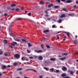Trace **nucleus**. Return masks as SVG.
<instances>
[{
	"mask_svg": "<svg viewBox=\"0 0 78 78\" xmlns=\"http://www.w3.org/2000/svg\"><path fill=\"white\" fill-rule=\"evenodd\" d=\"M14 56L16 59H19L20 58V55L19 54H15L14 55Z\"/></svg>",
	"mask_w": 78,
	"mask_h": 78,
	"instance_id": "nucleus-1",
	"label": "nucleus"
},
{
	"mask_svg": "<svg viewBox=\"0 0 78 78\" xmlns=\"http://www.w3.org/2000/svg\"><path fill=\"white\" fill-rule=\"evenodd\" d=\"M35 52L37 53H42L43 51L42 50H38V51H35Z\"/></svg>",
	"mask_w": 78,
	"mask_h": 78,
	"instance_id": "nucleus-2",
	"label": "nucleus"
},
{
	"mask_svg": "<svg viewBox=\"0 0 78 78\" xmlns=\"http://www.w3.org/2000/svg\"><path fill=\"white\" fill-rule=\"evenodd\" d=\"M75 13H70L68 14V16H71V17H73V16H75Z\"/></svg>",
	"mask_w": 78,
	"mask_h": 78,
	"instance_id": "nucleus-3",
	"label": "nucleus"
},
{
	"mask_svg": "<svg viewBox=\"0 0 78 78\" xmlns=\"http://www.w3.org/2000/svg\"><path fill=\"white\" fill-rule=\"evenodd\" d=\"M66 59V57H64L63 58H59V60H61V61H64V60H65Z\"/></svg>",
	"mask_w": 78,
	"mask_h": 78,
	"instance_id": "nucleus-4",
	"label": "nucleus"
},
{
	"mask_svg": "<svg viewBox=\"0 0 78 78\" xmlns=\"http://www.w3.org/2000/svg\"><path fill=\"white\" fill-rule=\"evenodd\" d=\"M11 44L13 46H15V44H17V43L16 42H13L12 43H11Z\"/></svg>",
	"mask_w": 78,
	"mask_h": 78,
	"instance_id": "nucleus-5",
	"label": "nucleus"
},
{
	"mask_svg": "<svg viewBox=\"0 0 78 78\" xmlns=\"http://www.w3.org/2000/svg\"><path fill=\"white\" fill-rule=\"evenodd\" d=\"M26 57H23L21 58V60H22V61H25V60L26 59Z\"/></svg>",
	"mask_w": 78,
	"mask_h": 78,
	"instance_id": "nucleus-6",
	"label": "nucleus"
},
{
	"mask_svg": "<svg viewBox=\"0 0 78 78\" xmlns=\"http://www.w3.org/2000/svg\"><path fill=\"white\" fill-rule=\"evenodd\" d=\"M50 60H51V61H56V58H50Z\"/></svg>",
	"mask_w": 78,
	"mask_h": 78,
	"instance_id": "nucleus-7",
	"label": "nucleus"
},
{
	"mask_svg": "<svg viewBox=\"0 0 78 78\" xmlns=\"http://www.w3.org/2000/svg\"><path fill=\"white\" fill-rule=\"evenodd\" d=\"M38 58L39 60H42L43 59V58L42 56H39Z\"/></svg>",
	"mask_w": 78,
	"mask_h": 78,
	"instance_id": "nucleus-8",
	"label": "nucleus"
},
{
	"mask_svg": "<svg viewBox=\"0 0 78 78\" xmlns=\"http://www.w3.org/2000/svg\"><path fill=\"white\" fill-rule=\"evenodd\" d=\"M32 46H33V45L30 43H28V47H31Z\"/></svg>",
	"mask_w": 78,
	"mask_h": 78,
	"instance_id": "nucleus-9",
	"label": "nucleus"
},
{
	"mask_svg": "<svg viewBox=\"0 0 78 78\" xmlns=\"http://www.w3.org/2000/svg\"><path fill=\"white\" fill-rule=\"evenodd\" d=\"M62 70H67V68L65 67H63L62 68Z\"/></svg>",
	"mask_w": 78,
	"mask_h": 78,
	"instance_id": "nucleus-10",
	"label": "nucleus"
},
{
	"mask_svg": "<svg viewBox=\"0 0 78 78\" xmlns=\"http://www.w3.org/2000/svg\"><path fill=\"white\" fill-rule=\"evenodd\" d=\"M16 5L14 4H12L11 5V6L12 7H14V6H16Z\"/></svg>",
	"mask_w": 78,
	"mask_h": 78,
	"instance_id": "nucleus-11",
	"label": "nucleus"
},
{
	"mask_svg": "<svg viewBox=\"0 0 78 78\" xmlns=\"http://www.w3.org/2000/svg\"><path fill=\"white\" fill-rule=\"evenodd\" d=\"M6 66H3L2 67V69H6Z\"/></svg>",
	"mask_w": 78,
	"mask_h": 78,
	"instance_id": "nucleus-12",
	"label": "nucleus"
},
{
	"mask_svg": "<svg viewBox=\"0 0 78 78\" xmlns=\"http://www.w3.org/2000/svg\"><path fill=\"white\" fill-rule=\"evenodd\" d=\"M63 17H65V14H63L60 16V18H63Z\"/></svg>",
	"mask_w": 78,
	"mask_h": 78,
	"instance_id": "nucleus-13",
	"label": "nucleus"
},
{
	"mask_svg": "<svg viewBox=\"0 0 78 78\" xmlns=\"http://www.w3.org/2000/svg\"><path fill=\"white\" fill-rule=\"evenodd\" d=\"M73 42L75 44H78V41L76 40L73 41Z\"/></svg>",
	"mask_w": 78,
	"mask_h": 78,
	"instance_id": "nucleus-14",
	"label": "nucleus"
},
{
	"mask_svg": "<svg viewBox=\"0 0 78 78\" xmlns=\"http://www.w3.org/2000/svg\"><path fill=\"white\" fill-rule=\"evenodd\" d=\"M3 42H4V43H5V44H7V43H8V41L6 40H4Z\"/></svg>",
	"mask_w": 78,
	"mask_h": 78,
	"instance_id": "nucleus-15",
	"label": "nucleus"
},
{
	"mask_svg": "<svg viewBox=\"0 0 78 78\" xmlns=\"http://www.w3.org/2000/svg\"><path fill=\"white\" fill-rule=\"evenodd\" d=\"M62 56H67V54L66 53H62Z\"/></svg>",
	"mask_w": 78,
	"mask_h": 78,
	"instance_id": "nucleus-16",
	"label": "nucleus"
},
{
	"mask_svg": "<svg viewBox=\"0 0 78 78\" xmlns=\"http://www.w3.org/2000/svg\"><path fill=\"white\" fill-rule=\"evenodd\" d=\"M53 4H50L48 5V7L49 8H50L51 7V6H53Z\"/></svg>",
	"mask_w": 78,
	"mask_h": 78,
	"instance_id": "nucleus-17",
	"label": "nucleus"
},
{
	"mask_svg": "<svg viewBox=\"0 0 78 78\" xmlns=\"http://www.w3.org/2000/svg\"><path fill=\"white\" fill-rule=\"evenodd\" d=\"M43 69H45V70H47V71H48V69H49L48 68L45 67H44Z\"/></svg>",
	"mask_w": 78,
	"mask_h": 78,
	"instance_id": "nucleus-18",
	"label": "nucleus"
},
{
	"mask_svg": "<svg viewBox=\"0 0 78 78\" xmlns=\"http://www.w3.org/2000/svg\"><path fill=\"white\" fill-rule=\"evenodd\" d=\"M71 2H72V1L68 0L66 1V3H71Z\"/></svg>",
	"mask_w": 78,
	"mask_h": 78,
	"instance_id": "nucleus-19",
	"label": "nucleus"
},
{
	"mask_svg": "<svg viewBox=\"0 0 78 78\" xmlns=\"http://www.w3.org/2000/svg\"><path fill=\"white\" fill-rule=\"evenodd\" d=\"M49 10H50V9H47L45 11V13L46 14H48V12H47V11H49Z\"/></svg>",
	"mask_w": 78,
	"mask_h": 78,
	"instance_id": "nucleus-20",
	"label": "nucleus"
},
{
	"mask_svg": "<svg viewBox=\"0 0 78 78\" xmlns=\"http://www.w3.org/2000/svg\"><path fill=\"white\" fill-rule=\"evenodd\" d=\"M13 65L14 66H17V62H15L13 63Z\"/></svg>",
	"mask_w": 78,
	"mask_h": 78,
	"instance_id": "nucleus-21",
	"label": "nucleus"
},
{
	"mask_svg": "<svg viewBox=\"0 0 78 78\" xmlns=\"http://www.w3.org/2000/svg\"><path fill=\"white\" fill-rule=\"evenodd\" d=\"M44 33H46V32H49V30H45L44 31Z\"/></svg>",
	"mask_w": 78,
	"mask_h": 78,
	"instance_id": "nucleus-22",
	"label": "nucleus"
},
{
	"mask_svg": "<svg viewBox=\"0 0 78 78\" xmlns=\"http://www.w3.org/2000/svg\"><path fill=\"white\" fill-rule=\"evenodd\" d=\"M62 20H61V19H59V20H58V23H61L62 22Z\"/></svg>",
	"mask_w": 78,
	"mask_h": 78,
	"instance_id": "nucleus-23",
	"label": "nucleus"
},
{
	"mask_svg": "<svg viewBox=\"0 0 78 78\" xmlns=\"http://www.w3.org/2000/svg\"><path fill=\"white\" fill-rule=\"evenodd\" d=\"M66 75V73H63L62 74V77H64V76H65Z\"/></svg>",
	"mask_w": 78,
	"mask_h": 78,
	"instance_id": "nucleus-24",
	"label": "nucleus"
},
{
	"mask_svg": "<svg viewBox=\"0 0 78 78\" xmlns=\"http://www.w3.org/2000/svg\"><path fill=\"white\" fill-rule=\"evenodd\" d=\"M65 33H66V34L69 36V37H70V34L69 32H66Z\"/></svg>",
	"mask_w": 78,
	"mask_h": 78,
	"instance_id": "nucleus-25",
	"label": "nucleus"
},
{
	"mask_svg": "<svg viewBox=\"0 0 78 78\" xmlns=\"http://www.w3.org/2000/svg\"><path fill=\"white\" fill-rule=\"evenodd\" d=\"M10 36H13V37L16 36V35H15L13 34H12V33H10Z\"/></svg>",
	"mask_w": 78,
	"mask_h": 78,
	"instance_id": "nucleus-26",
	"label": "nucleus"
},
{
	"mask_svg": "<svg viewBox=\"0 0 78 78\" xmlns=\"http://www.w3.org/2000/svg\"><path fill=\"white\" fill-rule=\"evenodd\" d=\"M49 70H51V71H52V72H53V71L54 70V69L50 68L49 69Z\"/></svg>",
	"mask_w": 78,
	"mask_h": 78,
	"instance_id": "nucleus-27",
	"label": "nucleus"
},
{
	"mask_svg": "<svg viewBox=\"0 0 78 78\" xmlns=\"http://www.w3.org/2000/svg\"><path fill=\"white\" fill-rule=\"evenodd\" d=\"M40 4H41L42 5L44 4V2L43 1H41L40 2Z\"/></svg>",
	"mask_w": 78,
	"mask_h": 78,
	"instance_id": "nucleus-28",
	"label": "nucleus"
},
{
	"mask_svg": "<svg viewBox=\"0 0 78 78\" xmlns=\"http://www.w3.org/2000/svg\"><path fill=\"white\" fill-rule=\"evenodd\" d=\"M54 8H59V6H55Z\"/></svg>",
	"mask_w": 78,
	"mask_h": 78,
	"instance_id": "nucleus-29",
	"label": "nucleus"
},
{
	"mask_svg": "<svg viewBox=\"0 0 78 78\" xmlns=\"http://www.w3.org/2000/svg\"><path fill=\"white\" fill-rule=\"evenodd\" d=\"M70 73L71 75H73V72L71 71H70Z\"/></svg>",
	"mask_w": 78,
	"mask_h": 78,
	"instance_id": "nucleus-30",
	"label": "nucleus"
},
{
	"mask_svg": "<svg viewBox=\"0 0 78 78\" xmlns=\"http://www.w3.org/2000/svg\"><path fill=\"white\" fill-rule=\"evenodd\" d=\"M15 41H17V42H20V40L18 39H15Z\"/></svg>",
	"mask_w": 78,
	"mask_h": 78,
	"instance_id": "nucleus-31",
	"label": "nucleus"
},
{
	"mask_svg": "<svg viewBox=\"0 0 78 78\" xmlns=\"http://www.w3.org/2000/svg\"><path fill=\"white\" fill-rule=\"evenodd\" d=\"M22 69L21 68H18V69H17V71H19V70H21Z\"/></svg>",
	"mask_w": 78,
	"mask_h": 78,
	"instance_id": "nucleus-32",
	"label": "nucleus"
},
{
	"mask_svg": "<svg viewBox=\"0 0 78 78\" xmlns=\"http://www.w3.org/2000/svg\"><path fill=\"white\" fill-rule=\"evenodd\" d=\"M62 9L63 11H65L66 12H67V10H66V9L65 8Z\"/></svg>",
	"mask_w": 78,
	"mask_h": 78,
	"instance_id": "nucleus-33",
	"label": "nucleus"
},
{
	"mask_svg": "<svg viewBox=\"0 0 78 78\" xmlns=\"http://www.w3.org/2000/svg\"><path fill=\"white\" fill-rule=\"evenodd\" d=\"M22 40L23 42H27V41L24 39H22Z\"/></svg>",
	"mask_w": 78,
	"mask_h": 78,
	"instance_id": "nucleus-34",
	"label": "nucleus"
},
{
	"mask_svg": "<svg viewBox=\"0 0 78 78\" xmlns=\"http://www.w3.org/2000/svg\"><path fill=\"white\" fill-rule=\"evenodd\" d=\"M21 19H22V18H19L17 19V20H20Z\"/></svg>",
	"mask_w": 78,
	"mask_h": 78,
	"instance_id": "nucleus-35",
	"label": "nucleus"
},
{
	"mask_svg": "<svg viewBox=\"0 0 78 78\" xmlns=\"http://www.w3.org/2000/svg\"><path fill=\"white\" fill-rule=\"evenodd\" d=\"M3 54V52L0 51V55H1Z\"/></svg>",
	"mask_w": 78,
	"mask_h": 78,
	"instance_id": "nucleus-36",
	"label": "nucleus"
},
{
	"mask_svg": "<svg viewBox=\"0 0 78 78\" xmlns=\"http://www.w3.org/2000/svg\"><path fill=\"white\" fill-rule=\"evenodd\" d=\"M44 45L43 44H41V47L43 49L44 48V47H43V46Z\"/></svg>",
	"mask_w": 78,
	"mask_h": 78,
	"instance_id": "nucleus-37",
	"label": "nucleus"
},
{
	"mask_svg": "<svg viewBox=\"0 0 78 78\" xmlns=\"http://www.w3.org/2000/svg\"><path fill=\"white\" fill-rule=\"evenodd\" d=\"M19 9L16 8L15 9V10L16 11H19Z\"/></svg>",
	"mask_w": 78,
	"mask_h": 78,
	"instance_id": "nucleus-38",
	"label": "nucleus"
},
{
	"mask_svg": "<svg viewBox=\"0 0 78 78\" xmlns=\"http://www.w3.org/2000/svg\"><path fill=\"white\" fill-rule=\"evenodd\" d=\"M55 27H56L55 25H53L52 26V28H55Z\"/></svg>",
	"mask_w": 78,
	"mask_h": 78,
	"instance_id": "nucleus-39",
	"label": "nucleus"
},
{
	"mask_svg": "<svg viewBox=\"0 0 78 78\" xmlns=\"http://www.w3.org/2000/svg\"><path fill=\"white\" fill-rule=\"evenodd\" d=\"M46 47L48 48H50V46L49 45H47L46 46Z\"/></svg>",
	"mask_w": 78,
	"mask_h": 78,
	"instance_id": "nucleus-40",
	"label": "nucleus"
},
{
	"mask_svg": "<svg viewBox=\"0 0 78 78\" xmlns=\"http://www.w3.org/2000/svg\"><path fill=\"white\" fill-rule=\"evenodd\" d=\"M31 13H29L28 14V16H31Z\"/></svg>",
	"mask_w": 78,
	"mask_h": 78,
	"instance_id": "nucleus-41",
	"label": "nucleus"
},
{
	"mask_svg": "<svg viewBox=\"0 0 78 78\" xmlns=\"http://www.w3.org/2000/svg\"><path fill=\"white\" fill-rule=\"evenodd\" d=\"M4 55L5 56H8V54H4Z\"/></svg>",
	"mask_w": 78,
	"mask_h": 78,
	"instance_id": "nucleus-42",
	"label": "nucleus"
},
{
	"mask_svg": "<svg viewBox=\"0 0 78 78\" xmlns=\"http://www.w3.org/2000/svg\"><path fill=\"white\" fill-rule=\"evenodd\" d=\"M27 51L28 52V53H30V51H29L28 49L27 50Z\"/></svg>",
	"mask_w": 78,
	"mask_h": 78,
	"instance_id": "nucleus-43",
	"label": "nucleus"
},
{
	"mask_svg": "<svg viewBox=\"0 0 78 78\" xmlns=\"http://www.w3.org/2000/svg\"><path fill=\"white\" fill-rule=\"evenodd\" d=\"M56 73H58V72H59V70H56Z\"/></svg>",
	"mask_w": 78,
	"mask_h": 78,
	"instance_id": "nucleus-44",
	"label": "nucleus"
},
{
	"mask_svg": "<svg viewBox=\"0 0 78 78\" xmlns=\"http://www.w3.org/2000/svg\"><path fill=\"white\" fill-rule=\"evenodd\" d=\"M7 67L8 68L9 67H11V66L9 65L7 66Z\"/></svg>",
	"mask_w": 78,
	"mask_h": 78,
	"instance_id": "nucleus-45",
	"label": "nucleus"
},
{
	"mask_svg": "<svg viewBox=\"0 0 78 78\" xmlns=\"http://www.w3.org/2000/svg\"><path fill=\"white\" fill-rule=\"evenodd\" d=\"M4 16H8V14L6 13H5L4 14Z\"/></svg>",
	"mask_w": 78,
	"mask_h": 78,
	"instance_id": "nucleus-46",
	"label": "nucleus"
},
{
	"mask_svg": "<svg viewBox=\"0 0 78 78\" xmlns=\"http://www.w3.org/2000/svg\"><path fill=\"white\" fill-rule=\"evenodd\" d=\"M7 9H11V8L9 7H7Z\"/></svg>",
	"mask_w": 78,
	"mask_h": 78,
	"instance_id": "nucleus-47",
	"label": "nucleus"
},
{
	"mask_svg": "<svg viewBox=\"0 0 78 78\" xmlns=\"http://www.w3.org/2000/svg\"><path fill=\"white\" fill-rule=\"evenodd\" d=\"M48 20H51V19H50V18H48L47 19Z\"/></svg>",
	"mask_w": 78,
	"mask_h": 78,
	"instance_id": "nucleus-48",
	"label": "nucleus"
},
{
	"mask_svg": "<svg viewBox=\"0 0 78 78\" xmlns=\"http://www.w3.org/2000/svg\"><path fill=\"white\" fill-rule=\"evenodd\" d=\"M39 78H42V76L40 75L39 76Z\"/></svg>",
	"mask_w": 78,
	"mask_h": 78,
	"instance_id": "nucleus-49",
	"label": "nucleus"
},
{
	"mask_svg": "<svg viewBox=\"0 0 78 78\" xmlns=\"http://www.w3.org/2000/svg\"><path fill=\"white\" fill-rule=\"evenodd\" d=\"M48 15L47 14L45 15V17H48Z\"/></svg>",
	"mask_w": 78,
	"mask_h": 78,
	"instance_id": "nucleus-50",
	"label": "nucleus"
},
{
	"mask_svg": "<svg viewBox=\"0 0 78 78\" xmlns=\"http://www.w3.org/2000/svg\"><path fill=\"white\" fill-rule=\"evenodd\" d=\"M32 70H33V71H34V72H36V71L34 69H32Z\"/></svg>",
	"mask_w": 78,
	"mask_h": 78,
	"instance_id": "nucleus-51",
	"label": "nucleus"
},
{
	"mask_svg": "<svg viewBox=\"0 0 78 78\" xmlns=\"http://www.w3.org/2000/svg\"><path fill=\"white\" fill-rule=\"evenodd\" d=\"M57 2H58V3H60V0H57Z\"/></svg>",
	"mask_w": 78,
	"mask_h": 78,
	"instance_id": "nucleus-52",
	"label": "nucleus"
},
{
	"mask_svg": "<svg viewBox=\"0 0 78 78\" xmlns=\"http://www.w3.org/2000/svg\"><path fill=\"white\" fill-rule=\"evenodd\" d=\"M64 78H70V77H68V76H66L64 77Z\"/></svg>",
	"mask_w": 78,
	"mask_h": 78,
	"instance_id": "nucleus-53",
	"label": "nucleus"
},
{
	"mask_svg": "<svg viewBox=\"0 0 78 78\" xmlns=\"http://www.w3.org/2000/svg\"><path fill=\"white\" fill-rule=\"evenodd\" d=\"M12 9V11H14V9H15L14 8H13V9Z\"/></svg>",
	"mask_w": 78,
	"mask_h": 78,
	"instance_id": "nucleus-54",
	"label": "nucleus"
},
{
	"mask_svg": "<svg viewBox=\"0 0 78 78\" xmlns=\"http://www.w3.org/2000/svg\"><path fill=\"white\" fill-rule=\"evenodd\" d=\"M29 58H30V59H33V57H29Z\"/></svg>",
	"mask_w": 78,
	"mask_h": 78,
	"instance_id": "nucleus-55",
	"label": "nucleus"
},
{
	"mask_svg": "<svg viewBox=\"0 0 78 78\" xmlns=\"http://www.w3.org/2000/svg\"><path fill=\"white\" fill-rule=\"evenodd\" d=\"M61 33V31H59L56 34H58V33Z\"/></svg>",
	"mask_w": 78,
	"mask_h": 78,
	"instance_id": "nucleus-56",
	"label": "nucleus"
},
{
	"mask_svg": "<svg viewBox=\"0 0 78 78\" xmlns=\"http://www.w3.org/2000/svg\"><path fill=\"white\" fill-rule=\"evenodd\" d=\"M34 57L35 58H37V56H34Z\"/></svg>",
	"mask_w": 78,
	"mask_h": 78,
	"instance_id": "nucleus-57",
	"label": "nucleus"
},
{
	"mask_svg": "<svg viewBox=\"0 0 78 78\" xmlns=\"http://www.w3.org/2000/svg\"><path fill=\"white\" fill-rule=\"evenodd\" d=\"M63 38H65V39H66V38H67V37H64Z\"/></svg>",
	"mask_w": 78,
	"mask_h": 78,
	"instance_id": "nucleus-58",
	"label": "nucleus"
},
{
	"mask_svg": "<svg viewBox=\"0 0 78 78\" xmlns=\"http://www.w3.org/2000/svg\"><path fill=\"white\" fill-rule=\"evenodd\" d=\"M21 9L22 10H23V7H22Z\"/></svg>",
	"mask_w": 78,
	"mask_h": 78,
	"instance_id": "nucleus-59",
	"label": "nucleus"
},
{
	"mask_svg": "<svg viewBox=\"0 0 78 78\" xmlns=\"http://www.w3.org/2000/svg\"><path fill=\"white\" fill-rule=\"evenodd\" d=\"M65 0H61V1H62V2H64Z\"/></svg>",
	"mask_w": 78,
	"mask_h": 78,
	"instance_id": "nucleus-60",
	"label": "nucleus"
},
{
	"mask_svg": "<svg viewBox=\"0 0 78 78\" xmlns=\"http://www.w3.org/2000/svg\"><path fill=\"white\" fill-rule=\"evenodd\" d=\"M76 4H78V1H76Z\"/></svg>",
	"mask_w": 78,
	"mask_h": 78,
	"instance_id": "nucleus-61",
	"label": "nucleus"
},
{
	"mask_svg": "<svg viewBox=\"0 0 78 78\" xmlns=\"http://www.w3.org/2000/svg\"><path fill=\"white\" fill-rule=\"evenodd\" d=\"M73 8H76V5H74V6H73Z\"/></svg>",
	"mask_w": 78,
	"mask_h": 78,
	"instance_id": "nucleus-62",
	"label": "nucleus"
},
{
	"mask_svg": "<svg viewBox=\"0 0 78 78\" xmlns=\"http://www.w3.org/2000/svg\"><path fill=\"white\" fill-rule=\"evenodd\" d=\"M24 78H28V77H26V76H24Z\"/></svg>",
	"mask_w": 78,
	"mask_h": 78,
	"instance_id": "nucleus-63",
	"label": "nucleus"
},
{
	"mask_svg": "<svg viewBox=\"0 0 78 78\" xmlns=\"http://www.w3.org/2000/svg\"><path fill=\"white\" fill-rule=\"evenodd\" d=\"M20 74H21V75L22 74V72H20Z\"/></svg>",
	"mask_w": 78,
	"mask_h": 78,
	"instance_id": "nucleus-64",
	"label": "nucleus"
}]
</instances>
